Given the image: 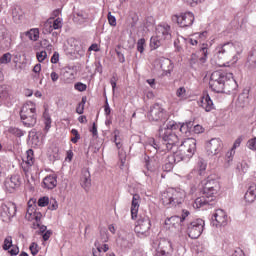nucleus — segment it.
Masks as SVG:
<instances>
[{
	"label": "nucleus",
	"mask_w": 256,
	"mask_h": 256,
	"mask_svg": "<svg viewBox=\"0 0 256 256\" xmlns=\"http://www.w3.org/2000/svg\"><path fill=\"white\" fill-rule=\"evenodd\" d=\"M108 22L109 25H111L112 27L117 26V19L115 18V16L111 15V12L108 13Z\"/></svg>",
	"instance_id": "55"
},
{
	"label": "nucleus",
	"mask_w": 256,
	"mask_h": 256,
	"mask_svg": "<svg viewBox=\"0 0 256 256\" xmlns=\"http://www.w3.org/2000/svg\"><path fill=\"white\" fill-rule=\"evenodd\" d=\"M176 96L178 99H180V101H185V99H187V90L185 87L178 88L176 91Z\"/></svg>",
	"instance_id": "36"
},
{
	"label": "nucleus",
	"mask_w": 256,
	"mask_h": 256,
	"mask_svg": "<svg viewBox=\"0 0 256 256\" xmlns=\"http://www.w3.org/2000/svg\"><path fill=\"white\" fill-rule=\"evenodd\" d=\"M81 185L84 189H89L91 187V173L89 172V170H83Z\"/></svg>",
	"instance_id": "26"
},
{
	"label": "nucleus",
	"mask_w": 256,
	"mask_h": 256,
	"mask_svg": "<svg viewBox=\"0 0 256 256\" xmlns=\"http://www.w3.org/2000/svg\"><path fill=\"white\" fill-rule=\"evenodd\" d=\"M12 247H13V237L7 236L4 239L2 248L4 249V251H9V249H11Z\"/></svg>",
	"instance_id": "37"
},
{
	"label": "nucleus",
	"mask_w": 256,
	"mask_h": 256,
	"mask_svg": "<svg viewBox=\"0 0 256 256\" xmlns=\"http://www.w3.org/2000/svg\"><path fill=\"white\" fill-rule=\"evenodd\" d=\"M9 133L15 137H23V135H25V131L15 127L9 128Z\"/></svg>",
	"instance_id": "41"
},
{
	"label": "nucleus",
	"mask_w": 256,
	"mask_h": 256,
	"mask_svg": "<svg viewBox=\"0 0 256 256\" xmlns=\"http://www.w3.org/2000/svg\"><path fill=\"white\" fill-rule=\"evenodd\" d=\"M248 98L245 94H241L238 96L237 103L240 107H245V103H247Z\"/></svg>",
	"instance_id": "45"
},
{
	"label": "nucleus",
	"mask_w": 256,
	"mask_h": 256,
	"mask_svg": "<svg viewBox=\"0 0 256 256\" xmlns=\"http://www.w3.org/2000/svg\"><path fill=\"white\" fill-rule=\"evenodd\" d=\"M75 71L71 70V68H68L63 74H62V80L64 83H73L75 81Z\"/></svg>",
	"instance_id": "28"
},
{
	"label": "nucleus",
	"mask_w": 256,
	"mask_h": 256,
	"mask_svg": "<svg viewBox=\"0 0 256 256\" xmlns=\"http://www.w3.org/2000/svg\"><path fill=\"white\" fill-rule=\"evenodd\" d=\"M169 39H171V26L160 24L156 27V35L150 39V47L159 49Z\"/></svg>",
	"instance_id": "7"
},
{
	"label": "nucleus",
	"mask_w": 256,
	"mask_h": 256,
	"mask_svg": "<svg viewBox=\"0 0 256 256\" xmlns=\"http://www.w3.org/2000/svg\"><path fill=\"white\" fill-rule=\"evenodd\" d=\"M247 147L248 149H250L251 151H256V137L249 139L247 141Z\"/></svg>",
	"instance_id": "47"
},
{
	"label": "nucleus",
	"mask_w": 256,
	"mask_h": 256,
	"mask_svg": "<svg viewBox=\"0 0 256 256\" xmlns=\"http://www.w3.org/2000/svg\"><path fill=\"white\" fill-rule=\"evenodd\" d=\"M179 129V124L175 123L174 121H170L166 124V126H161L158 130V136L162 139V145L157 144L155 139H150L149 143L146 147H153L155 151H174L179 147V136H177V131Z\"/></svg>",
	"instance_id": "1"
},
{
	"label": "nucleus",
	"mask_w": 256,
	"mask_h": 256,
	"mask_svg": "<svg viewBox=\"0 0 256 256\" xmlns=\"http://www.w3.org/2000/svg\"><path fill=\"white\" fill-rule=\"evenodd\" d=\"M230 81L232 85H236L235 78H233V73L224 72V71H214L211 74L209 85L210 89L214 93H223L225 91V83Z\"/></svg>",
	"instance_id": "4"
},
{
	"label": "nucleus",
	"mask_w": 256,
	"mask_h": 256,
	"mask_svg": "<svg viewBox=\"0 0 256 256\" xmlns=\"http://www.w3.org/2000/svg\"><path fill=\"white\" fill-rule=\"evenodd\" d=\"M205 0H184V3L186 5H189L190 7H197V5H201V3H204Z\"/></svg>",
	"instance_id": "44"
},
{
	"label": "nucleus",
	"mask_w": 256,
	"mask_h": 256,
	"mask_svg": "<svg viewBox=\"0 0 256 256\" xmlns=\"http://www.w3.org/2000/svg\"><path fill=\"white\" fill-rule=\"evenodd\" d=\"M25 35L28 37V39H30V41H37V39H39V29H30L25 33Z\"/></svg>",
	"instance_id": "32"
},
{
	"label": "nucleus",
	"mask_w": 256,
	"mask_h": 256,
	"mask_svg": "<svg viewBox=\"0 0 256 256\" xmlns=\"http://www.w3.org/2000/svg\"><path fill=\"white\" fill-rule=\"evenodd\" d=\"M25 218L28 221H34L33 222V229H39L41 227V219L43 218V214L41 212H33V209H31V206H29Z\"/></svg>",
	"instance_id": "17"
},
{
	"label": "nucleus",
	"mask_w": 256,
	"mask_h": 256,
	"mask_svg": "<svg viewBox=\"0 0 256 256\" xmlns=\"http://www.w3.org/2000/svg\"><path fill=\"white\" fill-rule=\"evenodd\" d=\"M164 65H171V61L169 59H163L161 60V65H160L162 71H166V73H171V69L165 70Z\"/></svg>",
	"instance_id": "54"
},
{
	"label": "nucleus",
	"mask_w": 256,
	"mask_h": 256,
	"mask_svg": "<svg viewBox=\"0 0 256 256\" xmlns=\"http://www.w3.org/2000/svg\"><path fill=\"white\" fill-rule=\"evenodd\" d=\"M11 38L5 28H0V45L2 49H11Z\"/></svg>",
	"instance_id": "20"
},
{
	"label": "nucleus",
	"mask_w": 256,
	"mask_h": 256,
	"mask_svg": "<svg viewBox=\"0 0 256 256\" xmlns=\"http://www.w3.org/2000/svg\"><path fill=\"white\" fill-rule=\"evenodd\" d=\"M158 251H165V253H168L171 255L173 253V244H171V241H169L166 238H161L158 242Z\"/></svg>",
	"instance_id": "23"
},
{
	"label": "nucleus",
	"mask_w": 256,
	"mask_h": 256,
	"mask_svg": "<svg viewBox=\"0 0 256 256\" xmlns=\"http://www.w3.org/2000/svg\"><path fill=\"white\" fill-rule=\"evenodd\" d=\"M179 162H181V160H177V156L174 154H171L167 157V162L164 166V169H166V171H172L175 163H179Z\"/></svg>",
	"instance_id": "27"
},
{
	"label": "nucleus",
	"mask_w": 256,
	"mask_h": 256,
	"mask_svg": "<svg viewBox=\"0 0 256 256\" xmlns=\"http://www.w3.org/2000/svg\"><path fill=\"white\" fill-rule=\"evenodd\" d=\"M205 229V221L203 219H196L187 225V233L190 239H199Z\"/></svg>",
	"instance_id": "9"
},
{
	"label": "nucleus",
	"mask_w": 256,
	"mask_h": 256,
	"mask_svg": "<svg viewBox=\"0 0 256 256\" xmlns=\"http://www.w3.org/2000/svg\"><path fill=\"white\" fill-rule=\"evenodd\" d=\"M29 249L33 256H35V255H37V253H39V245L35 242L31 243Z\"/></svg>",
	"instance_id": "52"
},
{
	"label": "nucleus",
	"mask_w": 256,
	"mask_h": 256,
	"mask_svg": "<svg viewBox=\"0 0 256 256\" xmlns=\"http://www.w3.org/2000/svg\"><path fill=\"white\" fill-rule=\"evenodd\" d=\"M151 229V220L148 216H140L136 222L134 231L138 237H147Z\"/></svg>",
	"instance_id": "11"
},
{
	"label": "nucleus",
	"mask_w": 256,
	"mask_h": 256,
	"mask_svg": "<svg viewBox=\"0 0 256 256\" xmlns=\"http://www.w3.org/2000/svg\"><path fill=\"white\" fill-rule=\"evenodd\" d=\"M38 205L39 207H47V205H49V197L44 196L39 198Z\"/></svg>",
	"instance_id": "49"
},
{
	"label": "nucleus",
	"mask_w": 256,
	"mask_h": 256,
	"mask_svg": "<svg viewBox=\"0 0 256 256\" xmlns=\"http://www.w3.org/2000/svg\"><path fill=\"white\" fill-rule=\"evenodd\" d=\"M223 151V141L219 138H213L206 143V153L209 157H215Z\"/></svg>",
	"instance_id": "14"
},
{
	"label": "nucleus",
	"mask_w": 256,
	"mask_h": 256,
	"mask_svg": "<svg viewBox=\"0 0 256 256\" xmlns=\"http://www.w3.org/2000/svg\"><path fill=\"white\" fill-rule=\"evenodd\" d=\"M58 207H59V204H57L56 199L49 200L48 209H50V211H56Z\"/></svg>",
	"instance_id": "50"
},
{
	"label": "nucleus",
	"mask_w": 256,
	"mask_h": 256,
	"mask_svg": "<svg viewBox=\"0 0 256 256\" xmlns=\"http://www.w3.org/2000/svg\"><path fill=\"white\" fill-rule=\"evenodd\" d=\"M44 119H45V130L49 131L51 129V117L49 115L44 114Z\"/></svg>",
	"instance_id": "57"
},
{
	"label": "nucleus",
	"mask_w": 256,
	"mask_h": 256,
	"mask_svg": "<svg viewBox=\"0 0 256 256\" xmlns=\"http://www.w3.org/2000/svg\"><path fill=\"white\" fill-rule=\"evenodd\" d=\"M193 128V122H187L178 127L180 133L183 135H187L188 133H191V129Z\"/></svg>",
	"instance_id": "33"
},
{
	"label": "nucleus",
	"mask_w": 256,
	"mask_h": 256,
	"mask_svg": "<svg viewBox=\"0 0 256 256\" xmlns=\"http://www.w3.org/2000/svg\"><path fill=\"white\" fill-rule=\"evenodd\" d=\"M246 67L250 71L256 69V50L252 51V53L248 56Z\"/></svg>",
	"instance_id": "30"
},
{
	"label": "nucleus",
	"mask_w": 256,
	"mask_h": 256,
	"mask_svg": "<svg viewBox=\"0 0 256 256\" xmlns=\"http://www.w3.org/2000/svg\"><path fill=\"white\" fill-rule=\"evenodd\" d=\"M190 212L189 210H183L181 216H172L168 219V222L174 227L175 229H181L183 225H185V221L189 217Z\"/></svg>",
	"instance_id": "16"
},
{
	"label": "nucleus",
	"mask_w": 256,
	"mask_h": 256,
	"mask_svg": "<svg viewBox=\"0 0 256 256\" xmlns=\"http://www.w3.org/2000/svg\"><path fill=\"white\" fill-rule=\"evenodd\" d=\"M137 51H139V53H143V51H145V39H139L137 42Z\"/></svg>",
	"instance_id": "48"
},
{
	"label": "nucleus",
	"mask_w": 256,
	"mask_h": 256,
	"mask_svg": "<svg viewBox=\"0 0 256 256\" xmlns=\"http://www.w3.org/2000/svg\"><path fill=\"white\" fill-rule=\"evenodd\" d=\"M232 256H245V253L243 252V250L237 249V250L234 251Z\"/></svg>",
	"instance_id": "64"
},
{
	"label": "nucleus",
	"mask_w": 256,
	"mask_h": 256,
	"mask_svg": "<svg viewBox=\"0 0 256 256\" xmlns=\"http://www.w3.org/2000/svg\"><path fill=\"white\" fill-rule=\"evenodd\" d=\"M174 17L180 27H191L195 21V15L192 12H185Z\"/></svg>",
	"instance_id": "15"
},
{
	"label": "nucleus",
	"mask_w": 256,
	"mask_h": 256,
	"mask_svg": "<svg viewBox=\"0 0 256 256\" xmlns=\"http://www.w3.org/2000/svg\"><path fill=\"white\" fill-rule=\"evenodd\" d=\"M110 84L112 86V91L115 92V89L117 87V76L113 75L112 78L110 79Z\"/></svg>",
	"instance_id": "59"
},
{
	"label": "nucleus",
	"mask_w": 256,
	"mask_h": 256,
	"mask_svg": "<svg viewBox=\"0 0 256 256\" xmlns=\"http://www.w3.org/2000/svg\"><path fill=\"white\" fill-rule=\"evenodd\" d=\"M21 187V176L13 174L4 179L3 189L6 193H15Z\"/></svg>",
	"instance_id": "10"
},
{
	"label": "nucleus",
	"mask_w": 256,
	"mask_h": 256,
	"mask_svg": "<svg viewBox=\"0 0 256 256\" xmlns=\"http://www.w3.org/2000/svg\"><path fill=\"white\" fill-rule=\"evenodd\" d=\"M242 53L243 44L239 41H230L219 44L214 50V55L217 57V59H223L224 61H227L229 57H232L230 59L232 64L237 63V61L241 59Z\"/></svg>",
	"instance_id": "2"
},
{
	"label": "nucleus",
	"mask_w": 256,
	"mask_h": 256,
	"mask_svg": "<svg viewBox=\"0 0 256 256\" xmlns=\"http://www.w3.org/2000/svg\"><path fill=\"white\" fill-rule=\"evenodd\" d=\"M50 19L52 23V28L54 30L61 29L63 27V19L61 18H56V19L50 18Z\"/></svg>",
	"instance_id": "39"
},
{
	"label": "nucleus",
	"mask_w": 256,
	"mask_h": 256,
	"mask_svg": "<svg viewBox=\"0 0 256 256\" xmlns=\"http://www.w3.org/2000/svg\"><path fill=\"white\" fill-rule=\"evenodd\" d=\"M132 195L131 217L132 219H137V213H139V204L141 203V196H139V194Z\"/></svg>",
	"instance_id": "22"
},
{
	"label": "nucleus",
	"mask_w": 256,
	"mask_h": 256,
	"mask_svg": "<svg viewBox=\"0 0 256 256\" xmlns=\"http://www.w3.org/2000/svg\"><path fill=\"white\" fill-rule=\"evenodd\" d=\"M200 107L209 113L215 109V105L213 104V100H211V96L209 94H204L200 100Z\"/></svg>",
	"instance_id": "19"
},
{
	"label": "nucleus",
	"mask_w": 256,
	"mask_h": 256,
	"mask_svg": "<svg viewBox=\"0 0 256 256\" xmlns=\"http://www.w3.org/2000/svg\"><path fill=\"white\" fill-rule=\"evenodd\" d=\"M167 115V111L165 108L161 106V104H154L150 107L149 111L147 112V119L149 121H163L165 116Z\"/></svg>",
	"instance_id": "12"
},
{
	"label": "nucleus",
	"mask_w": 256,
	"mask_h": 256,
	"mask_svg": "<svg viewBox=\"0 0 256 256\" xmlns=\"http://www.w3.org/2000/svg\"><path fill=\"white\" fill-rule=\"evenodd\" d=\"M51 63H59V53L54 52L53 56L51 57Z\"/></svg>",
	"instance_id": "61"
},
{
	"label": "nucleus",
	"mask_w": 256,
	"mask_h": 256,
	"mask_svg": "<svg viewBox=\"0 0 256 256\" xmlns=\"http://www.w3.org/2000/svg\"><path fill=\"white\" fill-rule=\"evenodd\" d=\"M11 95L9 94V88L7 86H0V101H7Z\"/></svg>",
	"instance_id": "34"
},
{
	"label": "nucleus",
	"mask_w": 256,
	"mask_h": 256,
	"mask_svg": "<svg viewBox=\"0 0 256 256\" xmlns=\"http://www.w3.org/2000/svg\"><path fill=\"white\" fill-rule=\"evenodd\" d=\"M86 103H87V97H83L81 102L78 104V106L76 108V113H78V115H83V113L85 111Z\"/></svg>",
	"instance_id": "38"
},
{
	"label": "nucleus",
	"mask_w": 256,
	"mask_h": 256,
	"mask_svg": "<svg viewBox=\"0 0 256 256\" xmlns=\"http://www.w3.org/2000/svg\"><path fill=\"white\" fill-rule=\"evenodd\" d=\"M35 163V158L33 157V150L29 149L26 152V157L23 159L22 168L24 169L25 173L29 171V167H33Z\"/></svg>",
	"instance_id": "21"
},
{
	"label": "nucleus",
	"mask_w": 256,
	"mask_h": 256,
	"mask_svg": "<svg viewBox=\"0 0 256 256\" xmlns=\"http://www.w3.org/2000/svg\"><path fill=\"white\" fill-rule=\"evenodd\" d=\"M74 20L76 21V23H79L81 25V23H85V21H87V16H85L83 13H80L75 16Z\"/></svg>",
	"instance_id": "51"
},
{
	"label": "nucleus",
	"mask_w": 256,
	"mask_h": 256,
	"mask_svg": "<svg viewBox=\"0 0 256 256\" xmlns=\"http://www.w3.org/2000/svg\"><path fill=\"white\" fill-rule=\"evenodd\" d=\"M88 51H95L96 53L100 51L99 45L98 44H92L89 48Z\"/></svg>",
	"instance_id": "63"
},
{
	"label": "nucleus",
	"mask_w": 256,
	"mask_h": 256,
	"mask_svg": "<svg viewBox=\"0 0 256 256\" xmlns=\"http://www.w3.org/2000/svg\"><path fill=\"white\" fill-rule=\"evenodd\" d=\"M177 151L173 153L177 161H189L197 151V140L188 138L184 140L179 146L176 147Z\"/></svg>",
	"instance_id": "6"
},
{
	"label": "nucleus",
	"mask_w": 256,
	"mask_h": 256,
	"mask_svg": "<svg viewBox=\"0 0 256 256\" xmlns=\"http://www.w3.org/2000/svg\"><path fill=\"white\" fill-rule=\"evenodd\" d=\"M212 219L214 220L213 225L216 227H225L227 225V213L221 209L216 210Z\"/></svg>",
	"instance_id": "18"
},
{
	"label": "nucleus",
	"mask_w": 256,
	"mask_h": 256,
	"mask_svg": "<svg viewBox=\"0 0 256 256\" xmlns=\"http://www.w3.org/2000/svg\"><path fill=\"white\" fill-rule=\"evenodd\" d=\"M199 51L202 55L199 61L205 63L207 61V57H209V44H202Z\"/></svg>",
	"instance_id": "31"
},
{
	"label": "nucleus",
	"mask_w": 256,
	"mask_h": 256,
	"mask_svg": "<svg viewBox=\"0 0 256 256\" xmlns=\"http://www.w3.org/2000/svg\"><path fill=\"white\" fill-rule=\"evenodd\" d=\"M195 171H197L198 175H205V171H207V162L203 158L198 159Z\"/></svg>",
	"instance_id": "29"
},
{
	"label": "nucleus",
	"mask_w": 256,
	"mask_h": 256,
	"mask_svg": "<svg viewBox=\"0 0 256 256\" xmlns=\"http://www.w3.org/2000/svg\"><path fill=\"white\" fill-rule=\"evenodd\" d=\"M199 60V57L197 56V54L193 53L190 56V65H195V63H197V61Z\"/></svg>",
	"instance_id": "60"
},
{
	"label": "nucleus",
	"mask_w": 256,
	"mask_h": 256,
	"mask_svg": "<svg viewBox=\"0 0 256 256\" xmlns=\"http://www.w3.org/2000/svg\"><path fill=\"white\" fill-rule=\"evenodd\" d=\"M154 256H171V254H169V253H167V252H165L163 250H157L156 249V253H155Z\"/></svg>",
	"instance_id": "62"
},
{
	"label": "nucleus",
	"mask_w": 256,
	"mask_h": 256,
	"mask_svg": "<svg viewBox=\"0 0 256 256\" xmlns=\"http://www.w3.org/2000/svg\"><path fill=\"white\" fill-rule=\"evenodd\" d=\"M187 193L181 188H168L161 195L162 204L165 207H177L185 202Z\"/></svg>",
	"instance_id": "5"
},
{
	"label": "nucleus",
	"mask_w": 256,
	"mask_h": 256,
	"mask_svg": "<svg viewBox=\"0 0 256 256\" xmlns=\"http://www.w3.org/2000/svg\"><path fill=\"white\" fill-rule=\"evenodd\" d=\"M116 55L118 57V61L120 63H125V55L123 54V52L121 51V46H118L116 49Z\"/></svg>",
	"instance_id": "46"
},
{
	"label": "nucleus",
	"mask_w": 256,
	"mask_h": 256,
	"mask_svg": "<svg viewBox=\"0 0 256 256\" xmlns=\"http://www.w3.org/2000/svg\"><path fill=\"white\" fill-rule=\"evenodd\" d=\"M95 247H96L98 253H102V251H103V253H107V251H109V245H107V244L101 245L100 241L95 242Z\"/></svg>",
	"instance_id": "40"
},
{
	"label": "nucleus",
	"mask_w": 256,
	"mask_h": 256,
	"mask_svg": "<svg viewBox=\"0 0 256 256\" xmlns=\"http://www.w3.org/2000/svg\"><path fill=\"white\" fill-rule=\"evenodd\" d=\"M16 213L17 205L13 202L4 203L0 207V217L4 222L11 221Z\"/></svg>",
	"instance_id": "13"
},
{
	"label": "nucleus",
	"mask_w": 256,
	"mask_h": 256,
	"mask_svg": "<svg viewBox=\"0 0 256 256\" xmlns=\"http://www.w3.org/2000/svg\"><path fill=\"white\" fill-rule=\"evenodd\" d=\"M74 88L76 89V91H87V85L81 82H78L74 85Z\"/></svg>",
	"instance_id": "53"
},
{
	"label": "nucleus",
	"mask_w": 256,
	"mask_h": 256,
	"mask_svg": "<svg viewBox=\"0 0 256 256\" xmlns=\"http://www.w3.org/2000/svg\"><path fill=\"white\" fill-rule=\"evenodd\" d=\"M96 241H99L100 243H107V241H109V234L107 233V231L106 230H102L100 232L99 240H96Z\"/></svg>",
	"instance_id": "43"
},
{
	"label": "nucleus",
	"mask_w": 256,
	"mask_h": 256,
	"mask_svg": "<svg viewBox=\"0 0 256 256\" xmlns=\"http://www.w3.org/2000/svg\"><path fill=\"white\" fill-rule=\"evenodd\" d=\"M233 155H235V150L231 149L226 153V161L227 163H231L233 161Z\"/></svg>",
	"instance_id": "58"
},
{
	"label": "nucleus",
	"mask_w": 256,
	"mask_h": 256,
	"mask_svg": "<svg viewBox=\"0 0 256 256\" xmlns=\"http://www.w3.org/2000/svg\"><path fill=\"white\" fill-rule=\"evenodd\" d=\"M43 187L45 189H55L57 187V175H48L43 179Z\"/></svg>",
	"instance_id": "24"
},
{
	"label": "nucleus",
	"mask_w": 256,
	"mask_h": 256,
	"mask_svg": "<svg viewBox=\"0 0 256 256\" xmlns=\"http://www.w3.org/2000/svg\"><path fill=\"white\" fill-rule=\"evenodd\" d=\"M220 189L221 185L219 181L209 180L202 190V196L196 198L194 201L193 207L200 209V207H205V205H211L215 201Z\"/></svg>",
	"instance_id": "3"
},
{
	"label": "nucleus",
	"mask_w": 256,
	"mask_h": 256,
	"mask_svg": "<svg viewBox=\"0 0 256 256\" xmlns=\"http://www.w3.org/2000/svg\"><path fill=\"white\" fill-rule=\"evenodd\" d=\"M20 117L25 127H33L37 123L35 104L33 102L24 104L20 111Z\"/></svg>",
	"instance_id": "8"
},
{
	"label": "nucleus",
	"mask_w": 256,
	"mask_h": 256,
	"mask_svg": "<svg viewBox=\"0 0 256 256\" xmlns=\"http://www.w3.org/2000/svg\"><path fill=\"white\" fill-rule=\"evenodd\" d=\"M255 199H256V184H251L244 195V200L246 201V203H254Z\"/></svg>",
	"instance_id": "25"
},
{
	"label": "nucleus",
	"mask_w": 256,
	"mask_h": 256,
	"mask_svg": "<svg viewBox=\"0 0 256 256\" xmlns=\"http://www.w3.org/2000/svg\"><path fill=\"white\" fill-rule=\"evenodd\" d=\"M36 57H37V60L39 61V63H43V60L47 59V52L41 51V52L37 53Z\"/></svg>",
	"instance_id": "56"
},
{
	"label": "nucleus",
	"mask_w": 256,
	"mask_h": 256,
	"mask_svg": "<svg viewBox=\"0 0 256 256\" xmlns=\"http://www.w3.org/2000/svg\"><path fill=\"white\" fill-rule=\"evenodd\" d=\"M11 53H5L3 56L0 57V63H2L3 65H7V63H11Z\"/></svg>",
	"instance_id": "42"
},
{
	"label": "nucleus",
	"mask_w": 256,
	"mask_h": 256,
	"mask_svg": "<svg viewBox=\"0 0 256 256\" xmlns=\"http://www.w3.org/2000/svg\"><path fill=\"white\" fill-rule=\"evenodd\" d=\"M54 28H53V24L51 23V19H48L43 26V30L42 33H44V35H49L51 33H53Z\"/></svg>",
	"instance_id": "35"
}]
</instances>
